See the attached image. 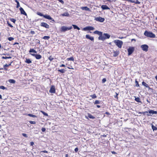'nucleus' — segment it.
Masks as SVG:
<instances>
[{
  "mask_svg": "<svg viewBox=\"0 0 157 157\" xmlns=\"http://www.w3.org/2000/svg\"><path fill=\"white\" fill-rule=\"evenodd\" d=\"M86 39H88L91 40V41L94 40V38L93 36H90L89 35H86Z\"/></svg>",
  "mask_w": 157,
  "mask_h": 157,
  "instance_id": "2eb2a0df",
  "label": "nucleus"
},
{
  "mask_svg": "<svg viewBox=\"0 0 157 157\" xmlns=\"http://www.w3.org/2000/svg\"><path fill=\"white\" fill-rule=\"evenodd\" d=\"M28 115L29 117H36L37 116L36 115H33L31 114H28Z\"/></svg>",
  "mask_w": 157,
  "mask_h": 157,
  "instance_id": "2f4dec72",
  "label": "nucleus"
},
{
  "mask_svg": "<svg viewBox=\"0 0 157 157\" xmlns=\"http://www.w3.org/2000/svg\"><path fill=\"white\" fill-rule=\"evenodd\" d=\"M101 102V101L99 100H96L94 102V104H99Z\"/></svg>",
  "mask_w": 157,
  "mask_h": 157,
  "instance_id": "f704fd0d",
  "label": "nucleus"
},
{
  "mask_svg": "<svg viewBox=\"0 0 157 157\" xmlns=\"http://www.w3.org/2000/svg\"><path fill=\"white\" fill-rule=\"evenodd\" d=\"M60 67H64L65 66L64 65V64H62V65H60Z\"/></svg>",
  "mask_w": 157,
  "mask_h": 157,
  "instance_id": "13d9d810",
  "label": "nucleus"
},
{
  "mask_svg": "<svg viewBox=\"0 0 157 157\" xmlns=\"http://www.w3.org/2000/svg\"><path fill=\"white\" fill-rule=\"evenodd\" d=\"M14 39V38L13 37H10L8 38V40L10 41H12Z\"/></svg>",
  "mask_w": 157,
  "mask_h": 157,
  "instance_id": "ea45409f",
  "label": "nucleus"
},
{
  "mask_svg": "<svg viewBox=\"0 0 157 157\" xmlns=\"http://www.w3.org/2000/svg\"><path fill=\"white\" fill-rule=\"evenodd\" d=\"M8 81L9 82L11 83H14L16 82L13 79H9Z\"/></svg>",
  "mask_w": 157,
  "mask_h": 157,
  "instance_id": "a878e982",
  "label": "nucleus"
},
{
  "mask_svg": "<svg viewBox=\"0 0 157 157\" xmlns=\"http://www.w3.org/2000/svg\"><path fill=\"white\" fill-rule=\"evenodd\" d=\"M20 6V4L19 2H18L17 3V5L16 7L17 8H18L19 6Z\"/></svg>",
  "mask_w": 157,
  "mask_h": 157,
  "instance_id": "864d4df0",
  "label": "nucleus"
},
{
  "mask_svg": "<svg viewBox=\"0 0 157 157\" xmlns=\"http://www.w3.org/2000/svg\"><path fill=\"white\" fill-rule=\"evenodd\" d=\"M95 20L97 21H98L101 22H103L105 20L104 18L100 17H99L95 18Z\"/></svg>",
  "mask_w": 157,
  "mask_h": 157,
  "instance_id": "9d476101",
  "label": "nucleus"
},
{
  "mask_svg": "<svg viewBox=\"0 0 157 157\" xmlns=\"http://www.w3.org/2000/svg\"><path fill=\"white\" fill-rule=\"evenodd\" d=\"M62 15L63 16H67L68 17L69 16V14L67 13H63L62 14Z\"/></svg>",
  "mask_w": 157,
  "mask_h": 157,
  "instance_id": "c85d7f7f",
  "label": "nucleus"
},
{
  "mask_svg": "<svg viewBox=\"0 0 157 157\" xmlns=\"http://www.w3.org/2000/svg\"><path fill=\"white\" fill-rule=\"evenodd\" d=\"M49 59L50 60V61H52L53 59V58L50 56L49 58Z\"/></svg>",
  "mask_w": 157,
  "mask_h": 157,
  "instance_id": "6e6d98bb",
  "label": "nucleus"
},
{
  "mask_svg": "<svg viewBox=\"0 0 157 157\" xmlns=\"http://www.w3.org/2000/svg\"><path fill=\"white\" fill-rule=\"evenodd\" d=\"M25 62L28 64H30L32 63V61L29 59H26L25 60Z\"/></svg>",
  "mask_w": 157,
  "mask_h": 157,
  "instance_id": "5701e85b",
  "label": "nucleus"
},
{
  "mask_svg": "<svg viewBox=\"0 0 157 157\" xmlns=\"http://www.w3.org/2000/svg\"><path fill=\"white\" fill-rule=\"evenodd\" d=\"M101 7L103 10H110V8L106 5H102Z\"/></svg>",
  "mask_w": 157,
  "mask_h": 157,
  "instance_id": "f3484780",
  "label": "nucleus"
},
{
  "mask_svg": "<svg viewBox=\"0 0 157 157\" xmlns=\"http://www.w3.org/2000/svg\"><path fill=\"white\" fill-rule=\"evenodd\" d=\"M15 1L17 3H17L18 2H19L17 0H15Z\"/></svg>",
  "mask_w": 157,
  "mask_h": 157,
  "instance_id": "69168bd1",
  "label": "nucleus"
},
{
  "mask_svg": "<svg viewBox=\"0 0 157 157\" xmlns=\"http://www.w3.org/2000/svg\"><path fill=\"white\" fill-rule=\"evenodd\" d=\"M88 117L92 119H94L95 118L90 113L88 114Z\"/></svg>",
  "mask_w": 157,
  "mask_h": 157,
  "instance_id": "b1692460",
  "label": "nucleus"
},
{
  "mask_svg": "<svg viewBox=\"0 0 157 157\" xmlns=\"http://www.w3.org/2000/svg\"><path fill=\"white\" fill-rule=\"evenodd\" d=\"M97 107L98 108H99L101 107L100 106L98 105H97Z\"/></svg>",
  "mask_w": 157,
  "mask_h": 157,
  "instance_id": "338daca9",
  "label": "nucleus"
},
{
  "mask_svg": "<svg viewBox=\"0 0 157 157\" xmlns=\"http://www.w3.org/2000/svg\"><path fill=\"white\" fill-rule=\"evenodd\" d=\"M114 42L116 45L119 48H121L123 44L122 41L116 40H114Z\"/></svg>",
  "mask_w": 157,
  "mask_h": 157,
  "instance_id": "7ed1b4c3",
  "label": "nucleus"
},
{
  "mask_svg": "<svg viewBox=\"0 0 157 157\" xmlns=\"http://www.w3.org/2000/svg\"><path fill=\"white\" fill-rule=\"evenodd\" d=\"M33 56L35 57L37 59H39L41 58L42 56L40 54H30Z\"/></svg>",
  "mask_w": 157,
  "mask_h": 157,
  "instance_id": "1a4fd4ad",
  "label": "nucleus"
},
{
  "mask_svg": "<svg viewBox=\"0 0 157 157\" xmlns=\"http://www.w3.org/2000/svg\"><path fill=\"white\" fill-rule=\"evenodd\" d=\"M18 43H17V42H15L14 44H13V45H14L15 44H18Z\"/></svg>",
  "mask_w": 157,
  "mask_h": 157,
  "instance_id": "e2e57ef3",
  "label": "nucleus"
},
{
  "mask_svg": "<svg viewBox=\"0 0 157 157\" xmlns=\"http://www.w3.org/2000/svg\"><path fill=\"white\" fill-rule=\"evenodd\" d=\"M12 61L10 63V64H6L4 65V66H3V67L4 68V69H2L7 70V69L6 68V67H8L9 66L11 65V64L12 63Z\"/></svg>",
  "mask_w": 157,
  "mask_h": 157,
  "instance_id": "aec40b11",
  "label": "nucleus"
},
{
  "mask_svg": "<svg viewBox=\"0 0 157 157\" xmlns=\"http://www.w3.org/2000/svg\"><path fill=\"white\" fill-rule=\"evenodd\" d=\"M135 83H136V87H139V83L136 80L135 81Z\"/></svg>",
  "mask_w": 157,
  "mask_h": 157,
  "instance_id": "58836bf2",
  "label": "nucleus"
},
{
  "mask_svg": "<svg viewBox=\"0 0 157 157\" xmlns=\"http://www.w3.org/2000/svg\"><path fill=\"white\" fill-rule=\"evenodd\" d=\"M19 10L21 11V14H23L25 16H27V14L22 8L21 7L20 8Z\"/></svg>",
  "mask_w": 157,
  "mask_h": 157,
  "instance_id": "4468645a",
  "label": "nucleus"
},
{
  "mask_svg": "<svg viewBox=\"0 0 157 157\" xmlns=\"http://www.w3.org/2000/svg\"><path fill=\"white\" fill-rule=\"evenodd\" d=\"M22 135L23 136H24L25 137H26V138L28 137L27 135L25 133H22Z\"/></svg>",
  "mask_w": 157,
  "mask_h": 157,
  "instance_id": "37998d69",
  "label": "nucleus"
},
{
  "mask_svg": "<svg viewBox=\"0 0 157 157\" xmlns=\"http://www.w3.org/2000/svg\"><path fill=\"white\" fill-rule=\"evenodd\" d=\"M144 35L147 37L154 38L155 37V35L151 32L145 31L144 33Z\"/></svg>",
  "mask_w": 157,
  "mask_h": 157,
  "instance_id": "f03ea898",
  "label": "nucleus"
},
{
  "mask_svg": "<svg viewBox=\"0 0 157 157\" xmlns=\"http://www.w3.org/2000/svg\"><path fill=\"white\" fill-rule=\"evenodd\" d=\"M151 127L153 131L157 130V127H156L155 126H154V125H153L152 124L151 125Z\"/></svg>",
  "mask_w": 157,
  "mask_h": 157,
  "instance_id": "c756f323",
  "label": "nucleus"
},
{
  "mask_svg": "<svg viewBox=\"0 0 157 157\" xmlns=\"http://www.w3.org/2000/svg\"><path fill=\"white\" fill-rule=\"evenodd\" d=\"M73 26L74 29H76L78 30H80V29L79 27H78L77 26L75 25H73Z\"/></svg>",
  "mask_w": 157,
  "mask_h": 157,
  "instance_id": "cd10ccee",
  "label": "nucleus"
},
{
  "mask_svg": "<svg viewBox=\"0 0 157 157\" xmlns=\"http://www.w3.org/2000/svg\"><path fill=\"white\" fill-rule=\"evenodd\" d=\"M67 59L68 60H71L72 61H74V58L73 57L68 58Z\"/></svg>",
  "mask_w": 157,
  "mask_h": 157,
  "instance_id": "72a5a7b5",
  "label": "nucleus"
},
{
  "mask_svg": "<svg viewBox=\"0 0 157 157\" xmlns=\"http://www.w3.org/2000/svg\"><path fill=\"white\" fill-rule=\"evenodd\" d=\"M145 113H148L150 114H157V111H155L153 110H148L147 111H146V112H143L144 114Z\"/></svg>",
  "mask_w": 157,
  "mask_h": 157,
  "instance_id": "f8f14e48",
  "label": "nucleus"
},
{
  "mask_svg": "<svg viewBox=\"0 0 157 157\" xmlns=\"http://www.w3.org/2000/svg\"><path fill=\"white\" fill-rule=\"evenodd\" d=\"M36 14L40 16H43L44 17V15L43 14H42V13L40 12H37L36 13Z\"/></svg>",
  "mask_w": 157,
  "mask_h": 157,
  "instance_id": "473e14b6",
  "label": "nucleus"
},
{
  "mask_svg": "<svg viewBox=\"0 0 157 157\" xmlns=\"http://www.w3.org/2000/svg\"><path fill=\"white\" fill-rule=\"evenodd\" d=\"M57 0L59 2H61L62 4H63L64 3V2L63 0Z\"/></svg>",
  "mask_w": 157,
  "mask_h": 157,
  "instance_id": "09e8293b",
  "label": "nucleus"
},
{
  "mask_svg": "<svg viewBox=\"0 0 157 157\" xmlns=\"http://www.w3.org/2000/svg\"><path fill=\"white\" fill-rule=\"evenodd\" d=\"M40 26L45 27L46 29H49V26L47 23L44 22H42L40 24Z\"/></svg>",
  "mask_w": 157,
  "mask_h": 157,
  "instance_id": "6e6552de",
  "label": "nucleus"
},
{
  "mask_svg": "<svg viewBox=\"0 0 157 157\" xmlns=\"http://www.w3.org/2000/svg\"><path fill=\"white\" fill-rule=\"evenodd\" d=\"M135 1H133V0H131L130 2L135 3Z\"/></svg>",
  "mask_w": 157,
  "mask_h": 157,
  "instance_id": "bf43d9fd",
  "label": "nucleus"
},
{
  "mask_svg": "<svg viewBox=\"0 0 157 157\" xmlns=\"http://www.w3.org/2000/svg\"><path fill=\"white\" fill-rule=\"evenodd\" d=\"M34 144V143L33 142H30V144L31 146H33Z\"/></svg>",
  "mask_w": 157,
  "mask_h": 157,
  "instance_id": "5fc2aeb1",
  "label": "nucleus"
},
{
  "mask_svg": "<svg viewBox=\"0 0 157 157\" xmlns=\"http://www.w3.org/2000/svg\"><path fill=\"white\" fill-rule=\"evenodd\" d=\"M30 33L32 35L34 34L35 33V32L34 31H31L30 32Z\"/></svg>",
  "mask_w": 157,
  "mask_h": 157,
  "instance_id": "49530a36",
  "label": "nucleus"
},
{
  "mask_svg": "<svg viewBox=\"0 0 157 157\" xmlns=\"http://www.w3.org/2000/svg\"><path fill=\"white\" fill-rule=\"evenodd\" d=\"M90 97L93 98V99H94L97 98V96H96V94H94L92 95H90Z\"/></svg>",
  "mask_w": 157,
  "mask_h": 157,
  "instance_id": "c9c22d12",
  "label": "nucleus"
},
{
  "mask_svg": "<svg viewBox=\"0 0 157 157\" xmlns=\"http://www.w3.org/2000/svg\"><path fill=\"white\" fill-rule=\"evenodd\" d=\"M142 85H143L145 87L148 88L149 89H151L150 88V87L148 85V84H147L144 81H143L142 82Z\"/></svg>",
  "mask_w": 157,
  "mask_h": 157,
  "instance_id": "a211bd4d",
  "label": "nucleus"
},
{
  "mask_svg": "<svg viewBox=\"0 0 157 157\" xmlns=\"http://www.w3.org/2000/svg\"><path fill=\"white\" fill-rule=\"evenodd\" d=\"M148 46L146 44H143L141 46V48H142V50L145 51V52H147L148 49Z\"/></svg>",
  "mask_w": 157,
  "mask_h": 157,
  "instance_id": "39448f33",
  "label": "nucleus"
},
{
  "mask_svg": "<svg viewBox=\"0 0 157 157\" xmlns=\"http://www.w3.org/2000/svg\"><path fill=\"white\" fill-rule=\"evenodd\" d=\"M45 130H46V129L44 128H42L41 129V130H42V132H44V131H45Z\"/></svg>",
  "mask_w": 157,
  "mask_h": 157,
  "instance_id": "603ef678",
  "label": "nucleus"
},
{
  "mask_svg": "<svg viewBox=\"0 0 157 157\" xmlns=\"http://www.w3.org/2000/svg\"><path fill=\"white\" fill-rule=\"evenodd\" d=\"M110 37V35L107 33H104L102 34L101 36L99 37L98 39L99 40L104 41L105 39H109Z\"/></svg>",
  "mask_w": 157,
  "mask_h": 157,
  "instance_id": "f257e3e1",
  "label": "nucleus"
},
{
  "mask_svg": "<svg viewBox=\"0 0 157 157\" xmlns=\"http://www.w3.org/2000/svg\"><path fill=\"white\" fill-rule=\"evenodd\" d=\"M58 71L62 73H63L65 72L66 70L64 69H61L58 70Z\"/></svg>",
  "mask_w": 157,
  "mask_h": 157,
  "instance_id": "bb28decb",
  "label": "nucleus"
},
{
  "mask_svg": "<svg viewBox=\"0 0 157 157\" xmlns=\"http://www.w3.org/2000/svg\"><path fill=\"white\" fill-rule=\"evenodd\" d=\"M42 112L44 115L46 116H48V114L47 113H45L44 111H42Z\"/></svg>",
  "mask_w": 157,
  "mask_h": 157,
  "instance_id": "c03bdc74",
  "label": "nucleus"
},
{
  "mask_svg": "<svg viewBox=\"0 0 157 157\" xmlns=\"http://www.w3.org/2000/svg\"><path fill=\"white\" fill-rule=\"evenodd\" d=\"M2 59H7V57H4V56H2Z\"/></svg>",
  "mask_w": 157,
  "mask_h": 157,
  "instance_id": "4d7b16f0",
  "label": "nucleus"
},
{
  "mask_svg": "<svg viewBox=\"0 0 157 157\" xmlns=\"http://www.w3.org/2000/svg\"><path fill=\"white\" fill-rule=\"evenodd\" d=\"M81 9L83 10H85L86 11H90V9L86 6V7H81Z\"/></svg>",
  "mask_w": 157,
  "mask_h": 157,
  "instance_id": "6ab92c4d",
  "label": "nucleus"
},
{
  "mask_svg": "<svg viewBox=\"0 0 157 157\" xmlns=\"http://www.w3.org/2000/svg\"><path fill=\"white\" fill-rule=\"evenodd\" d=\"M155 78L156 80L157 81V75L155 76Z\"/></svg>",
  "mask_w": 157,
  "mask_h": 157,
  "instance_id": "774afa93",
  "label": "nucleus"
},
{
  "mask_svg": "<svg viewBox=\"0 0 157 157\" xmlns=\"http://www.w3.org/2000/svg\"><path fill=\"white\" fill-rule=\"evenodd\" d=\"M50 38L49 36H44L43 37V39L44 40H48Z\"/></svg>",
  "mask_w": 157,
  "mask_h": 157,
  "instance_id": "7c9ffc66",
  "label": "nucleus"
},
{
  "mask_svg": "<svg viewBox=\"0 0 157 157\" xmlns=\"http://www.w3.org/2000/svg\"><path fill=\"white\" fill-rule=\"evenodd\" d=\"M135 97V100L137 101L138 102L140 103H142V102L140 101V98L139 97Z\"/></svg>",
  "mask_w": 157,
  "mask_h": 157,
  "instance_id": "4be33fe9",
  "label": "nucleus"
},
{
  "mask_svg": "<svg viewBox=\"0 0 157 157\" xmlns=\"http://www.w3.org/2000/svg\"><path fill=\"white\" fill-rule=\"evenodd\" d=\"M68 155L67 154H66L65 155V157H68Z\"/></svg>",
  "mask_w": 157,
  "mask_h": 157,
  "instance_id": "052dcab7",
  "label": "nucleus"
},
{
  "mask_svg": "<svg viewBox=\"0 0 157 157\" xmlns=\"http://www.w3.org/2000/svg\"><path fill=\"white\" fill-rule=\"evenodd\" d=\"M105 114L107 115H109L110 114V113L108 112H106Z\"/></svg>",
  "mask_w": 157,
  "mask_h": 157,
  "instance_id": "0e129e2a",
  "label": "nucleus"
},
{
  "mask_svg": "<svg viewBox=\"0 0 157 157\" xmlns=\"http://www.w3.org/2000/svg\"><path fill=\"white\" fill-rule=\"evenodd\" d=\"M44 17L46 19H48V20H51L52 21H54V19L52 17H50V16L49 15L47 14L44 15Z\"/></svg>",
  "mask_w": 157,
  "mask_h": 157,
  "instance_id": "ddd939ff",
  "label": "nucleus"
},
{
  "mask_svg": "<svg viewBox=\"0 0 157 157\" xmlns=\"http://www.w3.org/2000/svg\"><path fill=\"white\" fill-rule=\"evenodd\" d=\"M119 54V51H114L113 52V56L114 57H116Z\"/></svg>",
  "mask_w": 157,
  "mask_h": 157,
  "instance_id": "412c9836",
  "label": "nucleus"
},
{
  "mask_svg": "<svg viewBox=\"0 0 157 157\" xmlns=\"http://www.w3.org/2000/svg\"><path fill=\"white\" fill-rule=\"evenodd\" d=\"M72 28V26L67 27L65 26H62L61 28V31L63 32H65L68 30H69L71 29Z\"/></svg>",
  "mask_w": 157,
  "mask_h": 157,
  "instance_id": "20e7f679",
  "label": "nucleus"
},
{
  "mask_svg": "<svg viewBox=\"0 0 157 157\" xmlns=\"http://www.w3.org/2000/svg\"><path fill=\"white\" fill-rule=\"evenodd\" d=\"M29 122L31 124H36V122L34 121H29Z\"/></svg>",
  "mask_w": 157,
  "mask_h": 157,
  "instance_id": "79ce46f5",
  "label": "nucleus"
},
{
  "mask_svg": "<svg viewBox=\"0 0 157 157\" xmlns=\"http://www.w3.org/2000/svg\"><path fill=\"white\" fill-rule=\"evenodd\" d=\"M29 52L30 53H32V52H34V53H37V52L36 50H34V49H32V48H31L30 49V50L29 51Z\"/></svg>",
  "mask_w": 157,
  "mask_h": 157,
  "instance_id": "393cba45",
  "label": "nucleus"
},
{
  "mask_svg": "<svg viewBox=\"0 0 157 157\" xmlns=\"http://www.w3.org/2000/svg\"><path fill=\"white\" fill-rule=\"evenodd\" d=\"M94 28L92 26H88L83 28L82 30L84 31L94 30Z\"/></svg>",
  "mask_w": 157,
  "mask_h": 157,
  "instance_id": "0eeeda50",
  "label": "nucleus"
},
{
  "mask_svg": "<svg viewBox=\"0 0 157 157\" xmlns=\"http://www.w3.org/2000/svg\"><path fill=\"white\" fill-rule=\"evenodd\" d=\"M7 24H8V25L11 28H12L13 27V26L10 24L8 21L7 22Z\"/></svg>",
  "mask_w": 157,
  "mask_h": 157,
  "instance_id": "a18cd8bd",
  "label": "nucleus"
},
{
  "mask_svg": "<svg viewBox=\"0 0 157 157\" xmlns=\"http://www.w3.org/2000/svg\"><path fill=\"white\" fill-rule=\"evenodd\" d=\"M106 81V79L105 78H103L102 80V83H104Z\"/></svg>",
  "mask_w": 157,
  "mask_h": 157,
  "instance_id": "a19ab883",
  "label": "nucleus"
},
{
  "mask_svg": "<svg viewBox=\"0 0 157 157\" xmlns=\"http://www.w3.org/2000/svg\"><path fill=\"white\" fill-rule=\"evenodd\" d=\"M49 92L51 93H55L56 92V89L54 86H52L49 91Z\"/></svg>",
  "mask_w": 157,
  "mask_h": 157,
  "instance_id": "9b49d317",
  "label": "nucleus"
},
{
  "mask_svg": "<svg viewBox=\"0 0 157 157\" xmlns=\"http://www.w3.org/2000/svg\"><path fill=\"white\" fill-rule=\"evenodd\" d=\"M116 95L114 96V98H116L117 99H118L117 96H118V94L117 93H116Z\"/></svg>",
  "mask_w": 157,
  "mask_h": 157,
  "instance_id": "3c124183",
  "label": "nucleus"
},
{
  "mask_svg": "<svg viewBox=\"0 0 157 157\" xmlns=\"http://www.w3.org/2000/svg\"><path fill=\"white\" fill-rule=\"evenodd\" d=\"M78 147H76L75 149V151L76 152H77L78 151Z\"/></svg>",
  "mask_w": 157,
  "mask_h": 157,
  "instance_id": "8fccbe9b",
  "label": "nucleus"
},
{
  "mask_svg": "<svg viewBox=\"0 0 157 157\" xmlns=\"http://www.w3.org/2000/svg\"><path fill=\"white\" fill-rule=\"evenodd\" d=\"M136 39H132V40H131V41H136Z\"/></svg>",
  "mask_w": 157,
  "mask_h": 157,
  "instance_id": "680f3d73",
  "label": "nucleus"
},
{
  "mask_svg": "<svg viewBox=\"0 0 157 157\" xmlns=\"http://www.w3.org/2000/svg\"><path fill=\"white\" fill-rule=\"evenodd\" d=\"M135 3L137 4H140V2L138 0H136L135 1Z\"/></svg>",
  "mask_w": 157,
  "mask_h": 157,
  "instance_id": "de8ad7c7",
  "label": "nucleus"
},
{
  "mask_svg": "<svg viewBox=\"0 0 157 157\" xmlns=\"http://www.w3.org/2000/svg\"><path fill=\"white\" fill-rule=\"evenodd\" d=\"M10 21H12V22H13V23H15L16 20L14 19V18H11L10 19Z\"/></svg>",
  "mask_w": 157,
  "mask_h": 157,
  "instance_id": "e433bc0d",
  "label": "nucleus"
},
{
  "mask_svg": "<svg viewBox=\"0 0 157 157\" xmlns=\"http://www.w3.org/2000/svg\"><path fill=\"white\" fill-rule=\"evenodd\" d=\"M135 48L134 47H130L128 49V56L131 55L134 50Z\"/></svg>",
  "mask_w": 157,
  "mask_h": 157,
  "instance_id": "423d86ee",
  "label": "nucleus"
},
{
  "mask_svg": "<svg viewBox=\"0 0 157 157\" xmlns=\"http://www.w3.org/2000/svg\"><path fill=\"white\" fill-rule=\"evenodd\" d=\"M0 88L2 90H5L7 89L5 87V86H0Z\"/></svg>",
  "mask_w": 157,
  "mask_h": 157,
  "instance_id": "4c0bfd02",
  "label": "nucleus"
},
{
  "mask_svg": "<svg viewBox=\"0 0 157 157\" xmlns=\"http://www.w3.org/2000/svg\"><path fill=\"white\" fill-rule=\"evenodd\" d=\"M94 33L95 34H98L99 36V37H100V36H101L102 34V33L100 31H98L96 30L94 32Z\"/></svg>",
  "mask_w": 157,
  "mask_h": 157,
  "instance_id": "dca6fc26",
  "label": "nucleus"
}]
</instances>
